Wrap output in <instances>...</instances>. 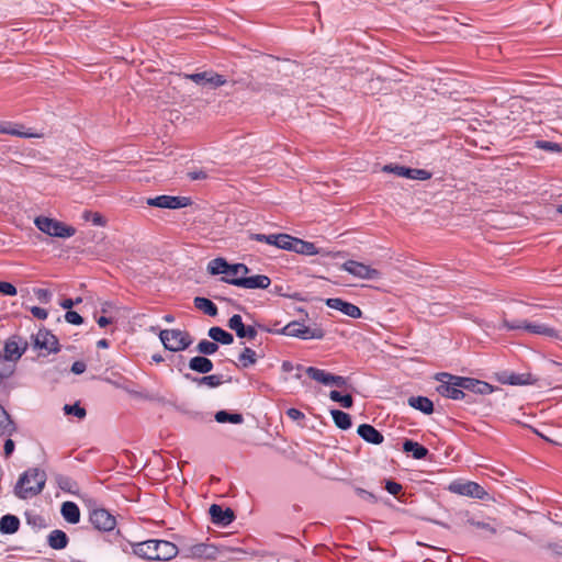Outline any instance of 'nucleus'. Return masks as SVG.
Wrapping results in <instances>:
<instances>
[{
  "mask_svg": "<svg viewBox=\"0 0 562 562\" xmlns=\"http://www.w3.org/2000/svg\"><path fill=\"white\" fill-rule=\"evenodd\" d=\"M47 475L44 470L30 468L18 479L14 495L20 499H29L40 495L46 484Z\"/></svg>",
  "mask_w": 562,
  "mask_h": 562,
  "instance_id": "nucleus-1",
  "label": "nucleus"
},
{
  "mask_svg": "<svg viewBox=\"0 0 562 562\" xmlns=\"http://www.w3.org/2000/svg\"><path fill=\"white\" fill-rule=\"evenodd\" d=\"M134 551L147 560L167 561L176 557L178 549L169 541L153 539L138 543Z\"/></svg>",
  "mask_w": 562,
  "mask_h": 562,
  "instance_id": "nucleus-2",
  "label": "nucleus"
},
{
  "mask_svg": "<svg viewBox=\"0 0 562 562\" xmlns=\"http://www.w3.org/2000/svg\"><path fill=\"white\" fill-rule=\"evenodd\" d=\"M503 327L509 330L522 329L533 335L544 336L551 339L562 341V331L544 323L537 321H507L504 319L502 323Z\"/></svg>",
  "mask_w": 562,
  "mask_h": 562,
  "instance_id": "nucleus-3",
  "label": "nucleus"
},
{
  "mask_svg": "<svg viewBox=\"0 0 562 562\" xmlns=\"http://www.w3.org/2000/svg\"><path fill=\"white\" fill-rule=\"evenodd\" d=\"M34 224L41 232L53 237L69 238L76 234L72 226L46 216H37Z\"/></svg>",
  "mask_w": 562,
  "mask_h": 562,
  "instance_id": "nucleus-4",
  "label": "nucleus"
},
{
  "mask_svg": "<svg viewBox=\"0 0 562 562\" xmlns=\"http://www.w3.org/2000/svg\"><path fill=\"white\" fill-rule=\"evenodd\" d=\"M164 347L170 351H181L192 344L189 333L180 329H164L159 333Z\"/></svg>",
  "mask_w": 562,
  "mask_h": 562,
  "instance_id": "nucleus-5",
  "label": "nucleus"
},
{
  "mask_svg": "<svg viewBox=\"0 0 562 562\" xmlns=\"http://www.w3.org/2000/svg\"><path fill=\"white\" fill-rule=\"evenodd\" d=\"M448 491L453 494L468 496V497H472V498H477V499L488 498V493L484 490V487L473 481H465V482L460 481V480L452 481L448 485Z\"/></svg>",
  "mask_w": 562,
  "mask_h": 562,
  "instance_id": "nucleus-6",
  "label": "nucleus"
},
{
  "mask_svg": "<svg viewBox=\"0 0 562 562\" xmlns=\"http://www.w3.org/2000/svg\"><path fill=\"white\" fill-rule=\"evenodd\" d=\"M282 334L290 337H297L304 340L323 339L325 336L321 327H308L300 322H291L283 327Z\"/></svg>",
  "mask_w": 562,
  "mask_h": 562,
  "instance_id": "nucleus-7",
  "label": "nucleus"
},
{
  "mask_svg": "<svg viewBox=\"0 0 562 562\" xmlns=\"http://www.w3.org/2000/svg\"><path fill=\"white\" fill-rule=\"evenodd\" d=\"M438 380L441 384L438 386V392L448 398L452 400H463L467 397V393H464L463 387L457 385L459 384L458 380H462V376L451 375L449 373H441L438 376Z\"/></svg>",
  "mask_w": 562,
  "mask_h": 562,
  "instance_id": "nucleus-8",
  "label": "nucleus"
},
{
  "mask_svg": "<svg viewBox=\"0 0 562 562\" xmlns=\"http://www.w3.org/2000/svg\"><path fill=\"white\" fill-rule=\"evenodd\" d=\"M222 281L228 284H233L243 289H268L271 284V280L268 276L256 274L251 277H238V278H222Z\"/></svg>",
  "mask_w": 562,
  "mask_h": 562,
  "instance_id": "nucleus-9",
  "label": "nucleus"
},
{
  "mask_svg": "<svg viewBox=\"0 0 562 562\" xmlns=\"http://www.w3.org/2000/svg\"><path fill=\"white\" fill-rule=\"evenodd\" d=\"M341 269L361 280H378L381 278L379 270L355 260L346 261Z\"/></svg>",
  "mask_w": 562,
  "mask_h": 562,
  "instance_id": "nucleus-10",
  "label": "nucleus"
},
{
  "mask_svg": "<svg viewBox=\"0 0 562 562\" xmlns=\"http://www.w3.org/2000/svg\"><path fill=\"white\" fill-rule=\"evenodd\" d=\"M146 203L154 207L177 210L190 205L191 201L187 196L158 195L147 199Z\"/></svg>",
  "mask_w": 562,
  "mask_h": 562,
  "instance_id": "nucleus-11",
  "label": "nucleus"
},
{
  "mask_svg": "<svg viewBox=\"0 0 562 562\" xmlns=\"http://www.w3.org/2000/svg\"><path fill=\"white\" fill-rule=\"evenodd\" d=\"M89 520L95 529L102 531H111L116 526L115 517L104 508L91 510Z\"/></svg>",
  "mask_w": 562,
  "mask_h": 562,
  "instance_id": "nucleus-12",
  "label": "nucleus"
},
{
  "mask_svg": "<svg viewBox=\"0 0 562 562\" xmlns=\"http://www.w3.org/2000/svg\"><path fill=\"white\" fill-rule=\"evenodd\" d=\"M186 79H189L202 87H210L215 89L217 87L223 86L226 82V79L214 71H203L196 74H187L184 75Z\"/></svg>",
  "mask_w": 562,
  "mask_h": 562,
  "instance_id": "nucleus-13",
  "label": "nucleus"
},
{
  "mask_svg": "<svg viewBox=\"0 0 562 562\" xmlns=\"http://www.w3.org/2000/svg\"><path fill=\"white\" fill-rule=\"evenodd\" d=\"M383 171L414 180H428L431 178V173L425 169L407 168L398 165H385Z\"/></svg>",
  "mask_w": 562,
  "mask_h": 562,
  "instance_id": "nucleus-14",
  "label": "nucleus"
},
{
  "mask_svg": "<svg viewBox=\"0 0 562 562\" xmlns=\"http://www.w3.org/2000/svg\"><path fill=\"white\" fill-rule=\"evenodd\" d=\"M326 305L352 318H360L362 316V312L357 305L346 302L339 297L327 299Z\"/></svg>",
  "mask_w": 562,
  "mask_h": 562,
  "instance_id": "nucleus-15",
  "label": "nucleus"
},
{
  "mask_svg": "<svg viewBox=\"0 0 562 562\" xmlns=\"http://www.w3.org/2000/svg\"><path fill=\"white\" fill-rule=\"evenodd\" d=\"M459 381V386L463 387L464 393L470 392L474 394L486 395L493 392V386L484 381L472 379V378H463Z\"/></svg>",
  "mask_w": 562,
  "mask_h": 562,
  "instance_id": "nucleus-16",
  "label": "nucleus"
},
{
  "mask_svg": "<svg viewBox=\"0 0 562 562\" xmlns=\"http://www.w3.org/2000/svg\"><path fill=\"white\" fill-rule=\"evenodd\" d=\"M252 240L266 243L268 245L276 246L277 248L288 250V247H291L289 240H291V236L288 234H252L250 236Z\"/></svg>",
  "mask_w": 562,
  "mask_h": 562,
  "instance_id": "nucleus-17",
  "label": "nucleus"
},
{
  "mask_svg": "<svg viewBox=\"0 0 562 562\" xmlns=\"http://www.w3.org/2000/svg\"><path fill=\"white\" fill-rule=\"evenodd\" d=\"M228 327L234 330L239 338L255 339L257 330L252 326H245L240 315L235 314L228 319Z\"/></svg>",
  "mask_w": 562,
  "mask_h": 562,
  "instance_id": "nucleus-18",
  "label": "nucleus"
},
{
  "mask_svg": "<svg viewBox=\"0 0 562 562\" xmlns=\"http://www.w3.org/2000/svg\"><path fill=\"white\" fill-rule=\"evenodd\" d=\"M34 345L36 348L45 349L48 352L58 350L57 338L46 329H40L34 337Z\"/></svg>",
  "mask_w": 562,
  "mask_h": 562,
  "instance_id": "nucleus-19",
  "label": "nucleus"
},
{
  "mask_svg": "<svg viewBox=\"0 0 562 562\" xmlns=\"http://www.w3.org/2000/svg\"><path fill=\"white\" fill-rule=\"evenodd\" d=\"M0 133L13 135L22 138H38L42 136L40 133L31 132L30 130L25 131L24 127L20 124H15L12 122L0 121Z\"/></svg>",
  "mask_w": 562,
  "mask_h": 562,
  "instance_id": "nucleus-20",
  "label": "nucleus"
},
{
  "mask_svg": "<svg viewBox=\"0 0 562 562\" xmlns=\"http://www.w3.org/2000/svg\"><path fill=\"white\" fill-rule=\"evenodd\" d=\"M211 519L215 525L228 526L235 518L231 508H223L217 504H213L209 510Z\"/></svg>",
  "mask_w": 562,
  "mask_h": 562,
  "instance_id": "nucleus-21",
  "label": "nucleus"
},
{
  "mask_svg": "<svg viewBox=\"0 0 562 562\" xmlns=\"http://www.w3.org/2000/svg\"><path fill=\"white\" fill-rule=\"evenodd\" d=\"M358 435L369 443L380 445L383 442V435L369 424H362L358 427Z\"/></svg>",
  "mask_w": 562,
  "mask_h": 562,
  "instance_id": "nucleus-22",
  "label": "nucleus"
},
{
  "mask_svg": "<svg viewBox=\"0 0 562 562\" xmlns=\"http://www.w3.org/2000/svg\"><path fill=\"white\" fill-rule=\"evenodd\" d=\"M289 244L291 247H288V250L294 251L296 254H303V255H317V248L313 243L305 241L295 237L291 236V240H289Z\"/></svg>",
  "mask_w": 562,
  "mask_h": 562,
  "instance_id": "nucleus-23",
  "label": "nucleus"
},
{
  "mask_svg": "<svg viewBox=\"0 0 562 562\" xmlns=\"http://www.w3.org/2000/svg\"><path fill=\"white\" fill-rule=\"evenodd\" d=\"M61 516L69 524H78L80 521V509L74 502H65L60 508Z\"/></svg>",
  "mask_w": 562,
  "mask_h": 562,
  "instance_id": "nucleus-24",
  "label": "nucleus"
},
{
  "mask_svg": "<svg viewBox=\"0 0 562 562\" xmlns=\"http://www.w3.org/2000/svg\"><path fill=\"white\" fill-rule=\"evenodd\" d=\"M68 537L66 532L59 529L53 530L47 537V543L52 549L61 550L68 544Z\"/></svg>",
  "mask_w": 562,
  "mask_h": 562,
  "instance_id": "nucleus-25",
  "label": "nucleus"
},
{
  "mask_svg": "<svg viewBox=\"0 0 562 562\" xmlns=\"http://www.w3.org/2000/svg\"><path fill=\"white\" fill-rule=\"evenodd\" d=\"M20 519L14 515H4L0 519V532L3 535H12L19 530Z\"/></svg>",
  "mask_w": 562,
  "mask_h": 562,
  "instance_id": "nucleus-26",
  "label": "nucleus"
},
{
  "mask_svg": "<svg viewBox=\"0 0 562 562\" xmlns=\"http://www.w3.org/2000/svg\"><path fill=\"white\" fill-rule=\"evenodd\" d=\"M24 350L25 348H21L16 341L9 340L4 345L2 357H5L9 363L14 362L22 357Z\"/></svg>",
  "mask_w": 562,
  "mask_h": 562,
  "instance_id": "nucleus-27",
  "label": "nucleus"
},
{
  "mask_svg": "<svg viewBox=\"0 0 562 562\" xmlns=\"http://www.w3.org/2000/svg\"><path fill=\"white\" fill-rule=\"evenodd\" d=\"M408 405L424 414H431L434 412L432 402L425 396H411L408 398Z\"/></svg>",
  "mask_w": 562,
  "mask_h": 562,
  "instance_id": "nucleus-28",
  "label": "nucleus"
},
{
  "mask_svg": "<svg viewBox=\"0 0 562 562\" xmlns=\"http://www.w3.org/2000/svg\"><path fill=\"white\" fill-rule=\"evenodd\" d=\"M189 368L199 373H209L213 370V362L209 358L198 356L189 361Z\"/></svg>",
  "mask_w": 562,
  "mask_h": 562,
  "instance_id": "nucleus-29",
  "label": "nucleus"
},
{
  "mask_svg": "<svg viewBox=\"0 0 562 562\" xmlns=\"http://www.w3.org/2000/svg\"><path fill=\"white\" fill-rule=\"evenodd\" d=\"M15 431V425L8 412L0 405V436H11Z\"/></svg>",
  "mask_w": 562,
  "mask_h": 562,
  "instance_id": "nucleus-30",
  "label": "nucleus"
},
{
  "mask_svg": "<svg viewBox=\"0 0 562 562\" xmlns=\"http://www.w3.org/2000/svg\"><path fill=\"white\" fill-rule=\"evenodd\" d=\"M403 450L411 452L413 458L417 460L424 459L428 454V450L424 446L408 439L404 441Z\"/></svg>",
  "mask_w": 562,
  "mask_h": 562,
  "instance_id": "nucleus-31",
  "label": "nucleus"
},
{
  "mask_svg": "<svg viewBox=\"0 0 562 562\" xmlns=\"http://www.w3.org/2000/svg\"><path fill=\"white\" fill-rule=\"evenodd\" d=\"M209 336L214 340V342L216 341L223 345H231L234 341L232 334L217 326L209 329Z\"/></svg>",
  "mask_w": 562,
  "mask_h": 562,
  "instance_id": "nucleus-32",
  "label": "nucleus"
},
{
  "mask_svg": "<svg viewBox=\"0 0 562 562\" xmlns=\"http://www.w3.org/2000/svg\"><path fill=\"white\" fill-rule=\"evenodd\" d=\"M305 372L311 379L317 381L318 383L324 385H330V380L333 375L331 373L315 367L306 368Z\"/></svg>",
  "mask_w": 562,
  "mask_h": 562,
  "instance_id": "nucleus-33",
  "label": "nucleus"
},
{
  "mask_svg": "<svg viewBox=\"0 0 562 562\" xmlns=\"http://www.w3.org/2000/svg\"><path fill=\"white\" fill-rule=\"evenodd\" d=\"M229 263L222 257L212 259L207 263V272L212 276L225 274L228 272Z\"/></svg>",
  "mask_w": 562,
  "mask_h": 562,
  "instance_id": "nucleus-34",
  "label": "nucleus"
},
{
  "mask_svg": "<svg viewBox=\"0 0 562 562\" xmlns=\"http://www.w3.org/2000/svg\"><path fill=\"white\" fill-rule=\"evenodd\" d=\"M194 306L209 316L217 315L216 305L206 297L196 296L194 299Z\"/></svg>",
  "mask_w": 562,
  "mask_h": 562,
  "instance_id": "nucleus-35",
  "label": "nucleus"
},
{
  "mask_svg": "<svg viewBox=\"0 0 562 562\" xmlns=\"http://www.w3.org/2000/svg\"><path fill=\"white\" fill-rule=\"evenodd\" d=\"M330 415L338 428L346 430L351 427V417L349 414L339 409H331Z\"/></svg>",
  "mask_w": 562,
  "mask_h": 562,
  "instance_id": "nucleus-36",
  "label": "nucleus"
},
{
  "mask_svg": "<svg viewBox=\"0 0 562 562\" xmlns=\"http://www.w3.org/2000/svg\"><path fill=\"white\" fill-rule=\"evenodd\" d=\"M215 420L220 424L232 423V424H241L244 422V417L239 413H228L226 411H218L215 416Z\"/></svg>",
  "mask_w": 562,
  "mask_h": 562,
  "instance_id": "nucleus-37",
  "label": "nucleus"
},
{
  "mask_svg": "<svg viewBox=\"0 0 562 562\" xmlns=\"http://www.w3.org/2000/svg\"><path fill=\"white\" fill-rule=\"evenodd\" d=\"M25 520L26 524L36 531L47 527L46 519L43 516L32 512L25 513Z\"/></svg>",
  "mask_w": 562,
  "mask_h": 562,
  "instance_id": "nucleus-38",
  "label": "nucleus"
},
{
  "mask_svg": "<svg viewBox=\"0 0 562 562\" xmlns=\"http://www.w3.org/2000/svg\"><path fill=\"white\" fill-rule=\"evenodd\" d=\"M536 379L532 378L531 374L525 373V374H510L506 380H504V383L510 384V385H527L535 383Z\"/></svg>",
  "mask_w": 562,
  "mask_h": 562,
  "instance_id": "nucleus-39",
  "label": "nucleus"
},
{
  "mask_svg": "<svg viewBox=\"0 0 562 562\" xmlns=\"http://www.w3.org/2000/svg\"><path fill=\"white\" fill-rule=\"evenodd\" d=\"M239 363L243 368H249L257 361V355L255 350L246 347L238 357Z\"/></svg>",
  "mask_w": 562,
  "mask_h": 562,
  "instance_id": "nucleus-40",
  "label": "nucleus"
},
{
  "mask_svg": "<svg viewBox=\"0 0 562 562\" xmlns=\"http://www.w3.org/2000/svg\"><path fill=\"white\" fill-rule=\"evenodd\" d=\"M196 351L201 355H214L217 349H218V346L216 342L214 341H210V340H201L198 345H196Z\"/></svg>",
  "mask_w": 562,
  "mask_h": 562,
  "instance_id": "nucleus-41",
  "label": "nucleus"
},
{
  "mask_svg": "<svg viewBox=\"0 0 562 562\" xmlns=\"http://www.w3.org/2000/svg\"><path fill=\"white\" fill-rule=\"evenodd\" d=\"M248 272L249 268L244 263H229L228 272L225 274L227 276L226 278H238L246 276Z\"/></svg>",
  "mask_w": 562,
  "mask_h": 562,
  "instance_id": "nucleus-42",
  "label": "nucleus"
},
{
  "mask_svg": "<svg viewBox=\"0 0 562 562\" xmlns=\"http://www.w3.org/2000/svg\"><path fill=\"white\" fill-rule=\"evenodd\" d=\"M329 397L331 401L340 403V405L345 408H350L353 403L351 395H341L338 391H330Z\"/></svg>",
  "mask_w": 562,
  "mask_h": 562,
  "instance_id": "nucleus-43",
  "label": "nucleus"
},
{
  "mask_svg": "<svg viewBox=\"0 0 562 562\" xmlns=\"http://www.w3.org/2000/svg\"><path fill=\"white\" fill-rule=\"evenodd\" d=\"M468 524L476 529H481L483 530L484 532L488 533V535H495L496 533V528L493 527L490 522H486V521H480V520H476L474 518H470L468 519Z\"/></svg>",
  "mask_w": 562,
  "mask_h": 562,
  "instance_id": "nucleus-44",
  "label": "nucleus"
},
{
  "mask_svg": "<svg viewBox=\"0 0 562 562\" xmlns=\"http://www.w3.org/2000/svg\"><path fill=\"white\" fill-rule=\"evenodd\" d=\"M199 384H205L209 387H217L223 383L222 375L220 374H211L203 378L198 379Z\"/></svg>",
  "mask_w": 562,
  "mask_h": 562,
  "instance_id": "nucleus-45",
  "label": "nucleus"
},
{
  "mask_svg": "<svg viewBox=\"0 0 562 562\" xmlns=\"http://www.w3.org/2000/svg\"><path fill=\"white\" fill-rule=\"evenodd\" d=\"M14 371V366L12 363H9L5 359V357H2L0 353V382L9 378Z\"/></svg>",
  "mask_w": 562,
  "mask_h": 562,
  "instance_id": "nucleus-46",
  "label": "nucleus"
},
{
  "mask_svg": "<svg viewBox=\"0 0 562 562\" xmlns=\"http://www.w3.org/2000/svg\"><path fill=\"white\" fill-rule=\"evenodd\" d=\"M64 412L66 415H75L79 419H82L86 416V409L78 404L64 406Z\"/></svg>",
  "mask_w": 562,
  "mask_h": 562,
  "instance_id": "nucleus-47",
  "label": "nucleus"
},
{
  "mask_svg": "<svg viewBox=\"0 0 562 562\" xmlns=\"http://www.w3.org/2000/svg\"><path fill=\"white\" fill-rule=\"evenodd\" d=\"M34 294L41 303L47 304L52 300V292L47 289H34Z\"/></svg>",
  "mask_w": 562,
  "mask_h": 562,
  "instance_id": "nucleus-48",
  "label": "nucleus"
},
{
  "mask_svg": "<svg viewBox=\"0 0 562 562\" xmlns=\"http://www.w3.org/2000/svg\"><path fill=\"white\" fill-rule=\"evenodd\" d=\"M16 293H18V290L12 283L5 282V281H0V294L8 295V296H14V295H16Z\"/></svg>",
  "mask_w": 562,
  "mask_h": 562,
  "instance_id": "nucleus-49",
  "label": "nucleus"
},
{
  "mask_svg": "<svg viewBox=\"0 0 562 562\" xmlns=\"http://www.w3.org/2000/svg\"><path fill=\"white\" fill-rule=\"evenodd\" d=\"M65 319L69 324L81 325L83 323V318L75 311H67L65 314Z\"/></svg>",
  "mask_w": 562,
  "mask_h": 562,
  "instance_id": "nucleus-50",
  "label": "nucleus"
},
{
  "mask_svg": "<svg viewBox=\"0 0 562 562\" xmlns=\"http://www.w3.org/2000/svg\"><path fill=\"white\" fill-rule=\"evenodd\" d=\"M537 146L541 149L549 150V151H560L561 147L558 143L547 142V140H539L537 142Z\"/></svg>",
  "mask_w": 562,
  "mask_h": 562,
  "instance_id": "nucleus-51",
  "label": "nucleus"
},
{
  "mask_svg": "<svg viewBox=\"0 0 562 562\" xmlns=\"http://www.w3.org/2000/svg\"><path fill=\"white\" fill-rule=\"evenodd\" d=\"M385 490L392 495H397L402 491V485L394 481H387Z\"/></svg>",
  "mask_w": 562,
  "mask_h": 562,
  "instance_id": "nucleus-52",
  "label": "nucleus"
},
{
  "mask_svg": "<svg viewBox=\"0 0 562 562\" xmlns=\"http://www.w3.org/2000/svg\"><path fill=\"white\" fill-rule=\"evenodd\" d=\"M31 313L35 318H38V319H46L48 316L47 311L45 308H42L38 306L31 307Z\"/></svg>",
  "mask_w": 562,
  "mask_h": 562,
  "instance_id": "nucleus-53",
  "label": "nucleus"
},
{
  "mask_svg": "<svg viewBox=\"0 0 562 562\" xmlns=\"http://www.w3.org/2000/svg\"><path fill=\"white\" fill-rule=\"evenodd\" d=\"M57 482H58V485H59V487L61 490L71 492L72 482H71V480L69 477H67V476H59Z\"/></svg>",
  "mask_w": 562,
  "mask_h": 562,
  "instance_id": "nucleus-54",
  "label": "nucleus"
},
{
  "mask_svg": "<svg viewBox=\"0 0 562 562\" xmlns=\"http://www.w3.org/2000/svg\"><path fill=\"white\" fill-rule=\"evenodd\" d=\"M286 415L292 420H301V419H303L305 417L304 414L300 409L293 408V407L289 408L286 411Z\"/></svg>",
  "mask_w": 562,
  "mask_h": 562,
  "instance_id": "nucleus-55",
  "label": "nucleus"
},
{
  "mask_svg": "<svg viewBox=\"0 0 562 562\" xmlns=\"http://www.w3.org/2000/svg\"><path fill=\"white\" fill-rule=\"evenodd\" d=\"M86 371V363L83 361H75L71 366V372L81 374Z\"/></svg>",
  "mask_w": 562,
  "mask_h": 562,
  "instance_id": "nucleus-56",
  "label": "nucleus"
},
{
  "mask_svg": "<svg viewBox=\"0 0 562 562\" xmlns=\"http://www.w3.org/2000/svg\"><path fill=\"white\" fill-rule=\"evenodd\" d=\"M346 383H347L346 378H344L341 375H335V374L331 375L330 385H336L338 387H342L346 385Z\"/></svg>",
  "mask_w": 562,
  "mask_h": 562,
  "instance_id": "nucleus-57",
  "label": "nucleus"
},
{
  "mask_svg": "<svg viewBox=\"0 0 562 562\" xmlns=\"http://www.w3.org/2000/svg\"><path fill=\"white\" fill-rule=\"evenodd\" d=\"M14 442L12 439H7L4 442V454L9 457L14 451Z\"/></svg>",
  "mask_w": 562,
  "mask_h": 562,
  "instance_id": "nucleus-58",
  "label": "nucleus"
},
{
  "mask_svg": "<svg viewBox=\"0 0 562 562\" xmlns=\"http://www.w3.org/2000/svg\"><path fill=\"white\" fill-rule=\"evenodd\" d=\"M75 305V302L74 300L71 299H66L64 300L61 303H60V306L64 308V310H68L70 311V308Z\"/></svg>",
  "mask_w": 562,
  "mask_h": 562,
  "instance_id": "nucleus-59",
  "label": "nucleus"
},
{
  "mask_svg": "<svg viewBox=\"0 0 562 562\" xmlns=\"http://www.w3.org/2000/svg\"><path fill=\"white\" fill-rule=\"evenodd\" d=\"M111 322L112 321L105 316H101L97 319L98 325L102 328L111 324Z\"/></svg>",
  "mask_w": 562,
  "mask_h": 562,
  "instance_id": "nucleus-60",
  "label": "nucleus"
},
{
  "mask_svg": "<svg viewBox=\"0 0 562 562\" xmlns=\"http://www.w3.org/2000/svg\"><path fill=\"white\" fill-rule=\"evenodd\" d=\"M358 494H359L361 497L366 498V499H370V501H373V499H374L373 494H372V493H370V492H367V491H364V490H361V488H360V490H358Z\"/></svg>",
  "mask_w": 562,
  "mask_h": 562,
  "instance_id": "nucleus-61",
  "label": "nucleus"
},
{
  "mask_svg": "<svg viewBox=\"0 0 562 562\" xmlns=\"http://www.w3.org/2000/svg\"><path fill=\"white\" fill-rule=\"evenodd\" d=\"M92 222H93V224L100 225V226H102L104 224L103 217L99 213H94V215L92 217Z\"/></svg>",
  "mask_w": 562,
  "mask_h": 562,
  "instance_id": "nucleus-62",
  "label": "nucleus"
},
{
  "mask_svg": "<svg viewBox=\"0 0 562 562\" xmlns=\"http://www.w3.org/2000/svg\"><path fill=\"white\" fill-rule=\"evenodd\" d=\"M97 346L98 348H108L109 347V341L106 339H100L98 342H97Z\"/></svg>",
  "mask_w": 562,
  "mask_h": 562,
  "instance_id": "nucleus-63",
  "label": "nucleus"
},
{
  "mask_svg": "<svg viewBox=\"0 0 562 562\" xmlns=\"http://www.w3.org/2000/svg\"><path fill=\"white\" fill-rule=\"evenodd\" d=\"M292 368H293V367H292V363H291V362H289V361H284V362L282 363V369H283L284 371H291V370H292Z\"/></svg>",
  "mask_w": 562,
  "mask_h": 562,
  "instance_id": "nucleus-64",
  "label": "nucleus"
}]
</instances>
